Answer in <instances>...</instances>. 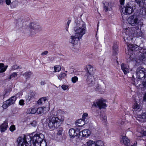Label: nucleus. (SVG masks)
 <instances>
[{
  "mask_svg": "<svg viewBox=\"0 0 146 146\" xmlns=\"http://www.w3.org/2000/svg\"><path fill=\"white\" fill-rule=\"evenodd\" d=\"M64 114V112L61 110L56 111H52L49 113L45 122L50 130H54L60 126L65 119Z\"/></svg>",
  "mask_w": 146,
  "mask_h": 146,
  "instance_id": "1",
  "label": "nucleus"
},
{
  "mask_svg": "<svg viewBox=\"0 0 146 146\" xmlns=\"http://www.w3.org/2000/svg\"><path fill=\"white\" fill-rule=\"evenodd\" d=\"M76 26L74 29L75 35V36H70L69 42L74 44L73 48L78 50V48H76L77 45L74 44L77 42L78 40L81 38L83 35L86 33L87 30L86 24L82 21H80L79 23H76Z\"/></svg>",
  "mask_w": 146,
  "mask_h": 146,
  "instance_id": "2",
  "label": "nucleus"
},
{
  "mask_svg": "<svg viewBox=\"0 0 146 146\" xmlns=\"http://www.w3.org/2000/svg\"><path fill=\"white\" fill-rule=\"evenodd\" d=\"M128 49L129 54V53H131L133 51H136L137 52H142L140 55L139 59L140 61L142 62L143 63H146V49H143L140 47L138 46L135 44H129L127 45ZM129 55V58L130 60H132V56Z\"/></svg>",
  "mask_w": 146,
  "mask_h": 146,
  "instance_id": "3",
  "label": "nucleus"
},
{
  "mask_svg": "<svg viewBox=\"0 0 146 146\" xmlns=\"http://www.w3.org/2000/svg\"><path fill=\"white\" fill-rule=\"evenodd\" d=\"M128 22L132 26H136V29H139V26H141L143 23L139 21L137 16L136 15H131L127 19Z\"/></svg>",
  "mask_w": 146,
  "mask_h": 146,
  "instance_id": "4",
  "label": "nucleus"
},
{
  "mask_svg": "<svg viewBox=\"0 0 146 146\" xmlns=\"http://www.w3.org/2000/svg\"><path fill=\"white\" fill-rule=\"evenodd\" d=\"M31 141H32V138L29 135L27 136L24 135L23 137H20L17 139L18 146H28V143H31Z\"/></svg>",
  "mask_w": 146,
  "mask_h": 146,
  "instance_id": "5",
  "label": "nucleus"
},
{
  "mask_svg": "<svg viewBox=\"0 0 146 146\" xmlns=\"http://www.w3.org/2000/svg\"><path fill=\"white\" fill-rule=\"evenodd\" d=\"M136 74L138 79L144 80L146 78V70L142 67H139L137 68Z\"/></svg>",
  "mask_w": 146,
  "mask_h": 146,
  "instance_id": "6",
  "label": "nucleus"
},
{
  "mask_svg": "<svg viewBox=\"0 0 146 146\" xmlns=\"http://www.w3.org/2000/svg\"><path fill=\"white\" fill-rule=\"evenodd\" d=\"M103 99H97L95 100L92 104V107L98 108L100 109H105L107 106V105L104 103Z\"/></svg>",
  "mask_w": 146,
  "mask_h": 146,
  "instance_id": "7",
  "label": "nucleus"
},
{
  "mask_svg": "<svg viewBox=\"0 0 146 146\" xmlns=\"http://www.w3.org/2000/svg\"><path fill=\"white\" fill-rule=\"evenodd\" d=\"M44 135L42 133H37L32 137V143L34 146L36 144L40 142L44 138Z\"/></svg>",
  "mask_w": 146,
  "mask_h": 146,
  "instance_id": "8",
  "label": "nucleus"
},
{
  "mask_svg": "<svg viewBox=\"0 0 146 146\" xmlns=\"http://www.w3.org/2000/svg\"><path fill=\"white\" fill-rule=\"evenodd\" d=\"M30 32L32 35L36 34L41 30V27L39 24L36 22H33L30 24Z\"/></svg>",
  "mask_w": 146,
  "mask_h": 146,
  "instance_id": "9",
  "label": "nucleus"
},
{
  "mask_svg": "<svg viewBox=\"0 0 146 146\" xmlns=\"http://www.w3.org/2000/svg\"><path fill=\"white\" fill-rule=\"evenodd\" d=\"M16 100L17 97L16 96H12L9 99L3 102L2 106L3 107L4 109L7 108L8 106L14 104Z\"/></svg>",
  "mask_w": 146,
  "mask_h": 146,
  "instance_id": "10",
  "label": "nucleus"
},
{
  "mask_svg": "<svg viewBox=\"0 0 146 146\" xmlns=\"http://www.w3.org/2000/svg\"><path fill=\"white\" fill-rule=\"evenodd\" d=\"M124 31H125L123 33L122 36L124 41L126 42L128 36L129 37L130 36L133 35L134 32L132 30V29L131 28H128L126 30H125Z\"/></svg>",
  "mask_w": 146,
  "mask_h": 146,
  "instance_id": "11",
  "label": "nucleus"
},
{
  "mask_svg": "<svg viewBox=\"0 0 146 146\" xmlns=\"http://www.w3.org/2000/svg\"><path fill=\"white\" fill-rule=\"evenodd\" d=\"M120 10H122L123 13L125 15H130L133 11V7L128 4L123 8H121Z\"/></svg>",
  "mask_w": 146,
  "mask_h": 146,
  "instance_id": "12",
  "label": "nucleus"
},
{
  "mask_svg": "<svg viewBox=\"0 0 146 146\" xmlns=\"http://www.w3.org/2000/svg\"><path fill=\"white\" fill-rule=\"evenodd\" d=\"M86 76H88V75H93L95 71V69L91 66L88 65L85 68Z\"/></svg>",
  "mask_w": 146,
  "mask_h": 146,
  "instance_id": "13",
  "label": "nucleus"
},
{
  "mask_svg": "<svg viewBox=\"0 0 146 146\" xmlns=\"http://www.w3.org/2000/svg\"><path fill=\"white\" fill-rule=\"evenodd\" d=\"M120 142L121 144H123L126 146H129L130 144L129 139L126 136H123L120 140Z\"/></svg>",
  "mask_w": 146,
  "mask_h": 146,
  "instance_id": "14",
  "label": "nucleus"
},
{
  "mask_svg": "<svg viewBox=\"0 0 146 146\" xmlns=\"http://www.w3.org/2000/svg\"><path fill=\"white\" fill-rule=\"evenodd\" d=\"M8 121H5L0 126V130L1 132H5L7 129L8 127Z\"/></svg>",
  "mask_w": 146,
  "mask_h": 146,
  "instance_id": "15",
  "label": "nucleus"
},
{
  "mask_svg": "<svg viewBox=\"0 0 146 146\" xmlns=\"http://www.w3.org/2000/svg\"><path fill=\"white\" fill-rule=\"evenodd\" d=\"M121 68L125 74H126L129 72L128 66L127 64L124 63H122L121 65Z\"/></svg>",
  "mask_w": 146,
  "mask_h": 146,
  "instance_id": "16",
  "label": "nucleus"
},
{
  "mask_svg": "<svg viewBox=\"0 0 146 146\" xmlns=\"http://www.w3.org/2000/svg\"><path fill=\"white\" fill-rule=\"evenodd\" d=\"M23 76L25 78L26 80H29L30 78L33 76V74L31 71H29L25 73Z\"/></svg>",
  "mask_w": 146,
  "mask_h": 146,
  "instance_id": "17",
  "label": "nucleus"
},
{
  "mask_svg": "<svg viewBox=\"0 0 146 146\" xmlns=\"http://www.w3.org/2000/svg\"><path fill=\"white\" fill-rule=\"evenodd\" d=\"M118 51V45L116 43H114L113 47V55L116 56L117 54Z\"/></svg>",
  "mask_w": 146,
  "mask_h": 146,
  "instance_id": "18",
  "label": "nucleus"
},
{
  "mask_svg": "<svg viewBox=\"0 0 146 146\" xmlns=\"http://www.w3.org/2000/svg\"><path fill=\"white\" fill-rule=\"evenodd\" d=\"M104 9L106 11L111 10V5L110 3L106 2L104 4Z\"/></svg>",
  "mask_w": 146,
  "mask_h": 146,
  "instance_id": "19",
  "label": "nucleus"
},
{
  "mask_svg": "<svg viewBox=\"0 0 146 146\" xmlns=\"http://www.w3.org/2000/svg\"><path fill=\"white\" fill-rule=\"evenodd\" d=\"M88 76L85 75V77H87L86 82L88 84H93V75H88Z\"/></svg>",
  "mask_w": 146,
  "mask_h": 146,
  "instance_id": "20",
  "label": "nucleus"
},
{
  "mask_svg": "<svg viewBox=\"0 0 146 146\" xmlns=\"http://www.w3.org/2000/svg\"><path fill=\"white\" fill-rule=\"evenodd\" d=\"M82 133V135L83 137H88L89 136L90 134V131L88 129H84L80 133Z\"/></svg>",
  "mask_w": 146,
  "mask_h": 146,
  "instance_id": "21",
  "label": "nucleus"
},
{
  "mask_svg": "<svg viewBox=\"0 0 146 146\" xmlns=\"http://www.w3.org/2000/svg\"><path fill=\"white\" fill-rule=\"evenodd\" d=\"M133 108L134 110V111H139L141 110L140 106L136 102L134 104Z\"/></svg>",
  "mask_w": 146,
  "mask_h": 146,
  "instance_id": "22",
  "label": "nucleus"
},
{
  "mask_svg": "<svg viewBox=\"0 0 146 146\" xmlns=\"http://www.w3.org/2000/svg\"><path fill=\"white\" fill-rule=\"evenodd\" d=\"M69 134L71 137L77 135V134L75 133V130L73 129H69Z\"/></svg>",
  "mask_w": 146,
  "mask_h": 146,
  "instance_id": "23",
  "label": "nucleus"
},
{
  "mask_svg": "<svg viewBox=\"0 0 146 146\" xmlns=\"http://www.w3.org/2000/svg\"><path fill=\"white\" fill-rule=\"evenodd\" d=\"M137 36L138 37H141L143 38L144 36V33L141 30L137 29L136 31Z\"/></svg>",
  "mask_w": 146,
  "mask_h": 146,
  "instance_id": "24",
  "label": "nucleus"
},
{
  "mask_svg": "<svg viewBox=\"0 0 146 146\" xmlns=\"http://www.w3.org/2000/svg\"><path fill=\"white\" fill-rule=\"evenodd\" d=\"M46 100V97H42L38 100L37 102V103L39 105L44 104L45 102V101Z\"/></svg>",
  "mask_w": 146,
  "mask_h": 146,
  "instance_id": "25",
  "label": "nucleus"
},
{
  "mask_svg": "<svg viewBox=\"0 0 146 146\" xmlns=\"http://www.w3.org/2000/svg\"><path fill=\"white\" fill-rule=\"evenodd\" d=\"M87 145L88 146H96V142L89 140L87 142Z\"/></svg>",
  "mask_w": 146,
  "mask_h": 146,
  "instance_id": "26",
  "label": "nucleus"
},
{
  "mask_svg": "<svg viewBox=\"0 0 146 146\" xmlns=\"http://www.w3.org/2000/svg\"><path fill=\"white\" fill-rule=\"evenodd\" d=\"M36 146H46V143L45 140H42L40 142L36 144Z\"/></svg>",
  "mask_w": 146,
  "mask_h": 146,
  "instance_id": "27",
  "label": "nucleus"
},
{
  "mask_svg": "<svg viewBox=\"0 0 146 146\" xmlns=\"http://www.w3.org/2000/svg\"><path fill=\"white\" fill-rule=\"evenodd\" d=\"M67 75V74L64 73H62L60 74L58 76V79L60 80H61L62 79L65 77Z\"/></svg>",
  "mask_w": 146,
  "mask_h": 146,
  "instance_id": "28",
  "label": "nucleus"
},
{
  "mask_svg": "<svg viewBox=\"0 0 146 146\" xmlns=\"http://www.w3.org/2000/svg\"><path fill=\"white\" fill-rule=\"evenodd\" d=\"M18 74L17 73L15 72L12 73L8 78V79H11L12 78H15L17 76Z\"/></svg>",
  "mask_w": 146,
  "mask_h": 146,
  "instance_id": "29",
  "label": "nucleus"
},
{
  "mask_svg": "<svg viewBox=\"0 0 146 146\" xmlns=\"http://www.w3.org/2000/svg\"><path fill=\"white\" fill-rule=\"evenodd\" d=\"M28 110L30 111V113L32 114H34L36 112V109L35 108H29L28 109ZM29 113H30L29 112H28Z\"/></svg>",
  "mask_w": 146,
  "mask_h": 146,
  "instance_id": "30",
  "label": "nucleus"
},
{
  "mask_svg": "<svg viewBox=\"0 0 146 146\" xmlns=\"http://www.w3.org/2000/svg\"><path fill=\"white\" fill-rule=\"evenodd\" d=\"M36 112L37 113L39 114H42L43 113L44 109L42 107L38 108L36 110Z\"/></svg>",
  "mask_w": 146,
  "mask_h": 146,
  "instance_id": "31",
  "label": "nucleus"
},
{
  "mask_svg": "<svg viewBox=\"0 0 146 146\" xmlns=\"http://www.w3.org/2000/svg\"><path fill=\"white\" fill-rule=\"evenodd\" d=\"M61 69V67L59 65L55 66H54V70L55 72H58Z\"/></svg>",
  "mask_w": 146,
  "mask_h": 146,
  "instance_id": "32",
  "label": "nucleus"
},
{
  "mask_svg": "<svg viewBox=\"0 0 146 146\" xmlns=\"http://www.w3.org/2000/svg\"><path fill=\"white\" fill-rule=\"evenodd\" d=\"M96 146H104L103 142L101 140H98L96 141Z\"/></svg>",
  "mask_w": 146,
  "mask_h": 146,
  "instance_id": "33",
  "label": "nucleus"
},
{
  "mask_svg": "<svg viewBox=\"0 0 146 146\" xmlns=\"http://www.w3.org/2000/svg\"><path fill=\"white\" fill-rule=\"evenodd\" d=\"M19 66H17L16 64H14L11 66V70H15L19 68Z\"/></svg>",
  "mask_w": 146,
  "mask_h": 146,
  "instance_id": "34",
  "label": "nucleus"
},
{
  "mask_svg": "<svg viewBox=\"0 0 146 146\" xmlns=\"http://www.w3.org/2000/svg\"><path fill=\"white\" fill-rule=\"evenodd\" d=\"M63 131V129L62 128H60L59 129L58 133H57V135H58L60 137H61L62 136V133Z\"/></svg>",
  "mask_w": 146,
  "mask_h": 146,
  "instance_id": "35",
  "label": "nucleus"
},
{
  "mask_svg": "<svg viewBox=\"0 0 146 146\" xmlns=\"http://www.w3.org/2000/svg\"><path fill=\"white\" fill-rule=\"evenodd\" d=\"M71 80L72 82L75 83L78 81V78L77 77L75 76L72 77Z\"/></svg>",
  "mask_w": 146,
  "mask_h": 146,
  "instance_id": "36",
  "label": "nucleus"
},
{
  "mask_svg": "<svg viewBox=\"0 0 146 146\" xmlns=\"http://www.w3.org/2000/svg\"><path fill=\"white\" fill-rule=\"evenodd\" d=\"M95 90L96 91L98 92H100L101 91V87L99 84H97V86L95 88Z\"/></svg>",
  "mask_w": 146,
  "mask_h": 146,
  "instance_id": "37",
  "label": "nucleus"
},
{
  "mask_svg": "<svg viewBox=\"0 0 146 146\" xmlns=\"http://www.w3.org/2000/svg\"><path fill=\"white\" fill-rule=\"evenodd\" d=\"M29 95L31 98H33L35 96V93L33 92H31Z\"/></svg>",
  "mask_w": 146,
  "mask_h": 146,
  "instance_id": "38",
  "label": "nucleus"
},
{
  "mask_svg": "<svg viewBox=\"0 0 146 146\" xmlns=\"http://www.w3.org/2000/svg\"><path fill=\"white\" fill-rule=\"evenodd\" d=\"M138 117L140 118H142L143 119H145L146 118V115H145V113H143L142 115H138Z\"/></svg>",
  "mask_w": 146,
  "mask_h": 146,
  "instance_id": "39",
  "label": "nucleus"
},
{
  "mask_svg": "<svg viewBox=\"0 0 146 146\" xmlns=\"http://www.w3.org/2000/svg\"><path fill=\"white\" fill-rule=\"evenodd\" d=\"M88 114L87 113H84L82 115V118L84 119V121H85L86 118L88 116Z\"/></svg>",
  "mask_w": 146,
  "mask_h": 146,
  "instance_id": "40",
  "label": "nucleus"
},
{
  "mask_svg": "<svg viewBox=\"0 0 146 146\" xmlns=\"http://www.w3.org/2000/svg\"><path fill=\"white\" fill-rule=\"evenodd\" d=\"M37 124V122L35 121H33L32 123H31V124L32 125V126L34 127L36 126Z\"/></svg>",
  "mask_w": 146,
  "mask_h": 146,
  "instance_id": "41",
  "label": "nucleus"
},
{
  "mask_svg": "<svg viewBox=\"0 0 146 146\" xmlns=\"http://www.w3.org/2000/svg\"><path fill=\"white\" fill-rule=\"evenodd\" d=\"M68 86L67 85H62L61 86V88L62 89H63L64 90H66L68 88Z\"/></svg>",
  "mask_w": 146,
  "mask_h": 146,
  "instance_id": "42",
  "label": "nucleus"
},
{
  "mask_svg": "<svg viewBox=\"0 0 146 146\" xmlns=\"http://www.w3.org/2000/svg\"><path fill=\"white\" fill-rule=\"evenodd\" d=\"M10 130L11 131H13L15 129V127L14 125L11 126L9 128Z\"/></svg>",
  "mask_w": 146,
  "mask_h": 146,
  "instance_id": "43",
  "label": "nucleus"
},
{
  "mask_svg": "<svg viewBox=\"0 0 146 146\" xmlns=\"http://www.w3.org/2000/svg\"><path fill=\"white\" fill-rule=\"evenodd\" d=\"M26 98L27 100L28 101H29L31 99H33L29 95L26 96Z\"/></svg>",
  "mask_w": 146,
  "mask_h": 146,
  "instance_id": "44",
  "label": "nucleus"
},
{
  "mask_svg": "<svg viewBox=\"0 0 146 146\" xmlns=\"http://www.w3.org/2000/svg\"><path fill=\"white\" fill-rule=\"evenodd\" d=\"M24 101L23 100H20L19 102V105L21 106H23L24 104Z\"/></svg>",
  "mask_w": 146,
  "mask_h": 146,
  "instance_id": "45",
  "label": "nucleus"
},
{
  "mask_svg": "<svg viewBox=\"0 0 146 146\" xmlns=\"http://www.w3.org/2000/svg\"><path fill=\"white\" fill-rule=\"evenodd\" d=\"M144 80H145V81L143 82L142 84L144 87L146 88V78Z\"/></svg>",
  "mask_w": 146,
  "mask_h": 146,
  "instance_id": "46",
  "label": "nucleus"
},
{
  "mask_svg": "<svg viewBox=\"0 0 146 146\" xmlns=\"http://www.w3.org/2000/svg\"><path fill=\"white\" fill-rule=\"evenodd\" d=\"M6 4L7 5H9L11 3V0H5Z\"/></svg>",
  "mask_w": 146,
  "mask_h": 146,
  "instance_id": "47",
  "label": "nucleus"
},
{
  "mask_svg": "<svg viewBox=\"0 0 146 146\" xmlns=\"http://www.w3.org/2000/svg\"><path fill=\"white\" fill-rule=\"evenodd\" d=\"M14 5V6H13V7H15L17 6V3L16 2H13L11 5V6L12 7V6Z\"/></svg>",
  "mask_w": 146,
  "mask_h": 146,
  "instance_id": "48",
  "label": "nucleus"
},
{
  "mask_svg": "<svg viewBox=\"0 0 146 146\" xmlns=\"http://www.w3.org/2000/svg\"><path fill=\"white\" fill-rule=\"evenodd\" d=\"M106 116L104 115V116H102V119L104 122H106Z\"/></svg>",
  "mask_w": 146,
  "mask_h": 146,
  "instance_id": "49",
  "label": "nucleus"
},
{
  "mask_svg": "<svg viewBox=\"0 0 146 146\" xmlns=\"http://www.w3.org/2000/svg\"><path fill=\"white\" fill-rule=\"evenodd\" d=\"M48 53V52L47 51H45L44 52H43L42 53H41V55H46Z\"/></svg>",
  "mask_w": 146,
  "mask_h": 146,
  "instance_id": "50",
  "label": "nucleus"
},
{
  "mask_svg": "<svg viewBox=\"0 0 146 146\" xmlns=\"http://www.w3.org/2000/svg\"><path fill=\"white\" fill-rule=\"evenodd\" d=\"M135 1L136 3L140 6L141 3V0H135Z\"/></svg>",
  "mask_w": 146,
  "mask_h": 146,
  "instance_id": "51",
  "label": "nucleus"
},
{
  "mask_svg": "<svg viewBox=\"0 0 146 146\" xmlns=\"http://www.w3.org/2000/svg\"><path fill=\"white\" fill-rule=\"evenodd\" d=\"M4 65L3 63L0 64V69H3L4 67Z\"/></svg>",
  "mask_w": 146,
  "mask_h": 146,
  "instance_id": "52",
  "label": "nucleus"
},
{
  "mask_svg": "<svg viewBox=\"0 0 146 146\" xmlns=\"http://www.w3.org/2000/svg\"><path fill=\"white\" fill-rule=\"evenodd\" d=\"M5 1V0H0V4L2 5Z\"/></svg>",
  "mask_w": 146,
  "mask_h": 146,
  "instance_id": "53",
  "label": "nucleus"
},
{
  "mask_svg": "<svg viewBox=\"0 0 146 146\" xmlns=\"http://www.w3.org/2000/svg\"><path fill=\"white\" fill-rule=\"evenodd\" d=\"M143 100L144 101H146V92L143 97Z\"/></svg>",
  "mask_w": 146,
  "mask_h": 146,
  "instance_id": "54",
  "label": "nucleus"
},
{
  "mask_svg": "<svg viewBox=\"0 0 146 146\" xmlns=\"http://www.w3.org/2000/svg\"><path fill=\"white\" fill-rule=\"evenodd\" d=\"M69 26L68 25H66V27H65V29L66 31H68V29L69 27Z\"/></svg>",
  "mask_w": 146,
  "mask_h": 146,
  "instance_id": "55",
  "label": "nucleus"
},
{
  "mask_svg": "<svg viewBox=\"0 0 146 146\" xmlns=\"http://www.w3.org/2000/svg\"><path fill=\"white\" fill-rule=\"evenodd\" d=\"M124 1V0H120V3L121 5L123 4Z\"/></svg>",
  "mask_w": 146,
  "mask_h": 146,
  "instance_id": "56",
  "label": "nucleus"
},
{
  "mask_svg": "<svg viewBox=\"0 0 146 146\" xmlns=\"http://www.w3.org/2000/svg\"><path fill=\"white\" fill-rule=\"evenodd\" d=\"M45 83L44 81H42L40 82V84L41 85H43L45 84Z\"/></svg>",
  "mask_w": 146,
  "mask_h": 146,
  "instance_id": "57",
  "label": "nucleus"
},
{
  "mask_svg": "<svg viewBox=\"0 0 146 146\" xmlns=\"http://www.w3.org/2000/svg\"><path fill=\"white\" fill-rule=\"evenodd\" d=\"M1 70H0V73H1L3 72H4L5 70L3 68V69H0Z\"/></svg>",
  "mask_w": 146,
  "mask_h": 146,
  "instance_id": "58",
  "label": "nucleus"
},
{
  "mask_svg": "<svg viewBox=\"0 0 146 146\" xmlns=\"http://www.w3.org/2000/svg\"><path fill=\"white\" fill-rule=\"evenodd\" d=\"M71 21L70 20H68L67 22V24L66 25L69 26V24L70 23Z\"/></svg>",
  "mask_w": 146,
  "mask_h": 146,
  "instance_id": "59",
  "label": "nucleus"
},
{
  "mask_svg": "<svg viewBox=\"0 0 146 146\" xmlns=\"http://www.w3.org/2000/svg\"><path fill=\"white\" fill-rule=\"evenodd\" d=\"M142 132L143 135L146 136V131H143Z\"/></svg>",
  "mask_w": 146,
  "mask_h": 146,
  "instance_id": "60",
  "label": "nucleus"
},
{
  "mask_svg": "<svg viewBox=\"0 0 146 146\" xmlns=\"http://www.w3.org/2000/svg\"><path fill=\"white\" fill-rule=\"evenodd\" d=\"M7 67H8V66L7 65V66H5V67H4L3 68L5 71L6 70Z\"/></svg>",
  "mask_w": 146,
  "mask_h": 146,
  "instance_id": "61",
  "label": "nucleus"
},
{
  "mask_svg": "<svg viewBox=\"0 0 146 146\" xmlns=\"http://www.w3.org/2000/svg\"><path fill=\"white\" fill-rule=\"evenodd\" d=\"M99 22H98V25H97V30H98V26H99Z\"/></svg>",
  "mask_w": 146,
  "mask_h": 146,
  "instance_id": "62",
  "label": "nucleus"
},
{
  "mask_svg": "<svg viewBox=\"0 0 146 146\" xmlns=\"http://www.w3.org/2000/svg\"><path fill=\"white\" fill-rule=\"evenodd\" d=\"M7 92H6V93H5V94L4 95V96H6V94H7Z\"/></svg>",
  "mask_w": 146,
  "mask_h": 146,
  "instance_id": "63",
  "label": "nucleus"
},
{
  "mask_svg": "<svg viewBox=\"0 0 146 146\" xmlns=\"http://www.w3.org/2000/svg\"><path fill=\"white\" fill-rule=\"evenodd\" d=\"M121 124L122 125L123 124V121L121 122Z\"/></svg>",
  "mask_w": 146,
  "mask_h": 146,
  "instance_id": "64",
  "label": "nucleus"
}]
</instances>
